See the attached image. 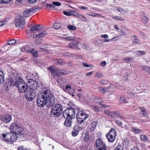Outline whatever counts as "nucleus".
<instances>
[{"label": "nucleus", "instance_id": "obj_1", "mask_svg": "<svg viewBox=\"0 0 150 150\" xmlns=\"http://www.w3.org/2000/svg\"><path fill=\"white\" fill-rule=\"evenodd\" d=\"M14 78L13 83L11 81L12 85L18 87L20 93H25V96L27 100L32 101L36 96L33 89L28 88L26 83L18 76H15Z\"/></svg>", "mask_w": 150, "mask_h": 150}, {"label": "nucleus", "instance_id": "obj_2", "mask_svg": "<svg viewBox=\"0 0 150 150\" xmlns=\"http://www.w3.org/2000/svg\"><path fill=\"white\" fill-rule=\"evenodd\" d=\"M41 89L42 91L37 99L38 105L40 107H43L46 105L48 107L52 106L55 101L53 94L48 89V87H43Z\"/></svg>", "mask_w": 150, "mask_h": 150}, {"label": "nucleus", "instance_id": "obj_3", "mask_svg": "<svg viewBox=\"0 0 150 150\" xmlns=\"http://www.w3.org/2000/svg\"><path fill=\"white\" fill-rule=\"evenodd\" d=\"M51 107L50 115L52 117H56L59 116L62 112V107L60 104H57Z\"/></svg>", "mask_w": 150, "mask_h": 150}, {"label": "nucleus", "instance_id": "obj_4", "mask_svg": "<svg viewBox=\"0 0 150 150\" xmlns=\"http://www.w3.org/2000/svg\"><path fill=\"white\" fill-rule=\"evenodd\" d=\"M88 115L84 111H80L78 112L76 115L77 121L78 124L81 125L85 122V120L88 117Z\"/></svg>", "mask_w": 150, "mask_h": 150}, {"label": "nucleus", "instance_id": "obj_5", "mask_svg": "<svg viewBox=\"0 0 150 150\" xmlns=\"http://www.w3.org/2000/svg\"><path fill=\"white\" fill-rule=\"evenodd\" d=\"M76 112L75 110L72 108H68L65 109L63 113L64 117L74 119L75 117Z\"/></svg>", "mask_w": 150, "mask_h": 150}, {"label": "nucleus", "instance_id": "obj_6", "mask_svg": "<svg viewBox=\"0 0 150 150\" xmlns=\"http://www.w3.org/2000/svg\"><path fill=\"white\" fill-rule=\"evenodd\" d=\"M95 145L96 150H105L107 149L105 144L100 139H98L96 140Z\"/></svg>", "mask_w": 150, "mask_h": 150}, {"label": "nucleus", "instance_id": "obj_7", "mask_svg": "<svg viewBox=\"0 0 150 150\" xmlns=\"http://www.w3.org/2000/svg\"><path fill=\"white\" fill-rule=\"evenodd\" d=\"M10 129L11 132L15 133L16 135L20 134H23L22 132L23 130V129L15 123H13L11 125Z\"/></svg>", "mask_w": 150, "mask_h": 150}, {"label": "nucleus", "instance_id": "obj_8", "mask_svg": "<svg viewBox=\"0 0 150 150\" xmlns=\"http://www.w3.org/2000/svg\"><path fill=\"white\" fill-rule=\"evenodd\" d=\"M116 135V132L115 129L112 128L110 130L109 132L106 134V136L108 142L112 143L115 141Z\"/></svg>", "mask_w": 150, "mask_h": 150}, {"label": "nucleus", "instance_id": "obj_9", "mask_svg": "<svg viewBox=\"0 0 150 150\" xmlns=\"http://www.w3.org/2000/svg\"><path fill=\"white\" fill-rule=\"evenodd\" d=\"M23 17L20 16L19 18H16L15 19V22L16 27L20 28L21 29L23 28L25 26V21Z\"/></svg>", "mask_w": 150, "mask_h": 150}, {"label": "nucleus", "instance_id": "obj_10", "mask_svg": "<svg viewBox=\"0 0 150 150\" xmlns=\"http://www.w3.org/2000/svg\"><path fill=\"white\" fill-rule=\"evenodd\" d=\"M11 134H12L11 132L6 134H0V138L9 144Z\"/></svg>", "mask_w": 150, "mask_h": 150}, {"label": "nucleus", "instance_id": "obj_11", "mask_svg": "<svg viewBox=\"0 0 150 150\" xmlns=\"http://www.w3.org/2000/svg\"><path fill=\"white\" fill-rule=\"evenodd\" d=\"M79 43V42L78 40H74L69 44L68 47L70 48L80 50V49L78 48Z\"/></svg>", "mask_w": 150, "mask_h": 150}, {"label": "nucleus", "instance_id": "obj_12", "mask_svg": "<svg viewBox=\"0 0 150 150\" xmlns=\"http://www.w3.org/2000/svg\"><path fill=\"white\" fill-rule=\"evenodd\" d=\"M30 28L28 30L30 31H33L36 30H40L42 28V26L39 24L36 25L34 26L30 25L28 26Z\"/></svg>", "mask_w": 150, "mask_h": 150}, {"label": "nucleus", "instance_id": "obj_13", "mask_svg": "<svg viewBox=\"0 0 150 150\" xmlns=\"http://www.w3.org/2000/svg\"><path fill=\"white\" fill-rule=\"evenodd\" d=\"M11 137L10 138V140L9 141V144H12L13 142H16V140L18 138V137L16 134L13 132H11Z\"/></svg>", "mask_w": 150, "mask_h": 150}, {"label": "nucleus", "instance_id": "obj_14", "mask_svg": "<svg viewBox=\"0 0 150 150\" xmlns=\"http://www.w3.org/2000/svg\"><path fill=\"white\" fill-rule=\"evenodd\" d=\"M82 129V128L79 127L78 126H75L73 131L72 132V135L73 137L76 136L78 134L79 131Z\"/></svg>", "mask_w": 150, "mask_h": 150}, {"label": "nucleus", "instance_id": "obj_15", "mask_svg": "<svg viewBox=\"0 0 150 150\" xmlns=\"http://www.w3.org/2000/svg\"><path fill=\"white\" fill-rule=\"evenodd\" d=\"M61 69L60 70L56 69L54 73L53 74V76L54 79L59 78L60 76L62 75Z\"/></svg>", "mask_w": 150, "mask_h": 150}, {"label": "nucleus", "instance_id": "obj_16", "mask_svg": "<svg viewBox=\"0 0 150 150\" xmlns=\"http://www.w3.org/2000/svg\"><path fill=\"white\" fill-rule=\"evenodd\" d=\"M71 86H69V85H67L66 86V87H63L62 88L64 91L68 93L69 94L72 95L73 96H74V95L71 92Z\"/></svg>", "mask_w": 150, "mask_h": 150}, {"label": "nucleus", "instance_id": "obj_17", "mask_svg": "<svg viewBox=\"0 0 150 150\" xmlns=\"http://www.w3.org/2000/svg\"><path fill=\"white\" fill-rule=\"evenodd\" d=\"M66 120L64 122V125L67 127H70L71 125V120L73 119L68 117H64Z\"/></svg>", "mask_w": 150, "mask_h": 150}, {"label": "nucleus", "instance_id": "obj_18", "mask_svg": "<svg viewBox=\"0 0 150 150\" xmlns=\"http://www.w3.org/2000/svg\"><path fill=\"white\" fill-rule=\"evenodd\" d=\"M28 83L30 84V85L32 84L33 83L34 85H35L36 86L33 87L34 88H38L39 86L38 84L36 82V81L35 80L32 79H28Z\"/></svg>", "mask_w": 150, "mask_h": 150}, {"label": "nucleus", "instance_id": "obj_19", "mask_svg": "<svg viewBox=\"0 0 150 150\" xmlns=\"http://www.w3.org/2000/svg\"><path fill=\"white\" fill-rule=\"evenodd\" d=\"M47 34V32L45 31H44L42 32H41L40 33L35 34V35H34V36L36 37H39L40 38H42L45 36Z\"/></svg>", "mask_w": 150, "mask_h": 150}, {"label": "nucleus", "instance_id": "obj_20", "mask_svg": "<svg viewBox=\"0 0 150 150\" xmlns=\"http://www.w3.org/2000/svg\"><path fill=\"white\" fill-rule=\"evenodd\" d=\"M12 119V117L11 115H7L5 116V117L3 119L4 122L6 123L10 122Z\"/></svg>", "mask_w": 150, "mask_h": 150}, {"label": "nucleus", "instance_id": "obj_21", "mask_svg": "<svg viewBox=\"0 0 150 150\" xmlns=\"http://www.w3.org/2000/svg\"><path fill=\"white\" fill-rule=\"evenodd\" d=\"M98 122L97 121H94L91 123V127L90 129L91 132H92L96 129L97 125Z\"/></svg>", "mask_w": 150, "mask_h": 150}, {"label": "nucleus", "instance_id": "obj_22", "mask_svg": "<svg viewBox=\"0 0 150 150\" xmlns=\"http://www.w3.org/2000/svg\"><path fill=\"white\" fill-rule=\"evenodd\" d=\"M110 88V86H108L107 87H100L99 90L102 93H104L108 91V89Z\"/></svg>", "mask_w": 150, "mask_h": 150}, {"label": "nucleus", "instance_id": "obj_23", "mask_svg": "<svg viewBox=\"0 0 150 150\" xmlns=\"http://www.w3.org/2000/svg\"><path fill=\"white\" fill-rule=\"evenodd\" d=\"M16 42V40L14 39H11L7 41L5 43V46L8 45H12L15 44Z\"/></svg>", "mask_w": 150, "mask_h": 150}, {"label": "nucleus", "instance_id": "obj_24", "mask_svg": "<svg viewBox=\"0 0 150 150\" xmlns=\"http://www.w3.org/2000/svg\"><path fill=\"white\" fill-rule=\"evenodd\" d=\"M140 138L141 140L142 141L146 142H149V139L144 134H142L140 135Z\"/></svg>", "mask_w": 150, "mask_h": 150}, {"label": "nucleus", "instance_id": "obj_25", "mask_svg": "<svg viewBox=\"0 0 150 150\" xmlns=\"http://www.w3.org/2000/svg\"><path fill=\"white\" fill-rule=\"evenodd\" d=\"M139 108L140 109V110L143 115L144 116L146 117H147L148 114L145 108L144 107H139Z\"/></svg>", "mask_w": 150, "mask_h": 150}, {"label": "nucleus", "instance_id": "obj_26", "mask_svg": "<svg viewBox=\"0 0 150 150\" xmlns=\"http://www.w3.org/2000/svg\"><path fill=\"white\" fill-rule=\"evenodd\" d=\"M32 14L29 9L25 10L23 12V16L25 17L29 16Z\"/></svg>", "mask_w": 150, "mask_h": 150}, {"label": "nucleus", "instance_id": "obj_27", "mask_svg": "<svg viewBox=\"0 0 150 150\" xmlns=\"http://www.w3.org/2000/svg\"><path fill=\"white\" fill-rule=\"evenodd\" d=\"M4 74L2 71H0V84H1L4 81Z\"/></svg>", "mask_w": 150, "mask_h": 150}, {"label": "nucleus", "instance_id": "obj_28", "mask_svg": "<svg viewBox=\"0 0 150 150\" xmlns=\"http://www.w3.org/2000/svg\"><path fill=\"white\" fill-rule=\"evenodd\" d=\"M94 100L95 103L100 104L102 105L101 104L102 103L103 100H101L100 97L99 96L96 97L94 98Z\"/></svg>", "mask_w": 150, "mask_h": 150}, {"label": "nucleus", "instance_id": "obj_29", "mask_svg": "<svg viewBox=\"0 0 150 150\" xmlns=\"http://www.w3.org/2000/svg\"><path fill=\"white\" fill-rule=\"evenodd\" d=\"M54 62L58 65H63L65 64L64 61L61 59H55Z\"/></svg>", "mask_w": 150, "mask_h": 150}, {"label": "nucleus", "instance_id": "obj_30", "mask_svg": "<svg viewBox=\"0 0 150 150\" xmlns=\"http://www.w3.org/2000/svg\"><path fill=\"white\" fill-rule=\"evenodd\" d=\"M112 18L115 20H120L122 21H124V20L123 18H122L120 16H113Z\"/></svg>", "mask_w": 150, "mask_h": 150}, {"label": "nucleus", "instance_id": "obj_31", "mask_svg": "<svg viewBox=\"0 0 150 150\" xmlns=\"http://www.w3.org/2000/svg\"><path fill=\"white\" fill-rule=\"evenodd\" d=\"M142 69L147 72L148 74H150V67L147 66H144L142 67Z\"/></svg>", "mask_w": 150, "mask_h": 150}, {"label": "nucleus", "instance_id": "obj_32", "mask_svg": "<svg viewBox=\"0 0 150 150\" xmlns=\"http://www.w3.org/2000/svg\"><path fill=\"white\" fill-rule=\"evenodd\" d=\"M24 49L25 51L27 52H30V53H32V52L33 51V50H31V49L30 48V47L28 46H25L24 47Z\"/></svg>", "mask_w": 150, "mask_h": 150}, {"label": "nucleus", "instance_id": "obj_33", "mask_svg": "<svg viewBox=\"0 0 150 150\" xmlns=\"http://www.w3.org/2000/svg\"><path fill=\"white\" fill-rule=\"evenodd\" d=\"M133 43H137L138 44H139V40L138 39V38L135 35L133 36V39L132 41Z\"/></svg>", "mask_w": 150, "mask_h": 150}, {"label": "nucleus", "instance_id": "obj_34", "mask_svg": "<svg viewBox=\"0 0 150 150\" xmlns=\"http://www.w3.org/2000/svg\"><path fill=\"white\" fill-rule=\"evenodd\" d=\"M93 109L96 112H99L101 111V108L98 106H92Z\"/></svg>", "mask_w": 150, "mask_h": 150}, {"label": "nucleus", "instance_id": "obj_35", "mask_svg": "<svg viewBox=\"0 0 150 150\" xmlns=\"http://www.w3.org/2000/svg\"><path fill=\"white\" fill-rule=\"evenodd\" d=\"M135 53L137 55H143L145 54V52L140 50L137 51H136Z\"/></svg>", "mask_w": 150, "mask_h": 150}, {"label": "nucleus", "instance_id": "obj_36", "mask_svg": "<svg viewBox=\"0 0 150 150\" xmlns=\"http://www.w3.org/2000/svg\"><path fill=\"white\" fill-rule=\"evenodd\" d=\"M132 131L135 132L136 134L140 133L141 132V130L139 129H137L136 127L132 128Z\"/></svg>", "mask_w": 150, "mask_h": 150}, {"label": "nucleus", "instance_id": "obj_37", "mask_svg": "<svg viewBox=\"0 0 150 150\" xmlns=\"http://www.w3.org/2000/svg\"><path fill=\"white\" fill-rule=\"evenodd\" d=\"M39 9L38 7H34L29 9L31 13H34L35 12L37 11Z\"/></svg>", "mask_w": 150, "mask_h": 150}, {"label": "nucleus", "instance_id": "obj_38", "mask_svg": "<svg viewBox=\"0 0 150 150\" xmlns=\"http://www.w3.org/2000/svg\"><path fill=\"white\" fill-rule=\"evenodd\" d=\"M61 25L60 23H55L53 25L54 28L55 29H58L60 27Z\"/></svg>", "mask_w": 150, "mask_h": 150}, {"label": "nucleus", "instance_id": "obj_39", "mask_svg": "<svg viewBox=\"0 0 150 150\" xmlns=\"http://www.w3.org/2000/svg\"><path fill=\"white\" fill-rule=\"evenodd\" d=\"M42 40V38H40L39 37L38 39L35 40V42L37 44L39 45L41 44V41Z\"/></svg>", "mask_w": 150, "mask_h": 150}, {"label": "nucleus", "instance_id": "obj_40", "mask_svg": "<svg viewBox=\"0 0 150 150\" xmlns=\"http://www.w3.org/2000/svg\"><path fill=\"white\" fill-rule=\"evenodd\" d=\"M142 20L143 22L144 23H146L148 21V18L144 16L142 17Z\"/></svg>", "mask_w": 150, "mask_h": 150}, {"label": "nucleus", "instance_id": "obj_41", "mask_svg": "<svg viewBox=\"0 0 150 150\" xmlns=\"http://www.w3.org/2000/svg\"><path fill=\"white\" fill-rule=\"evenodd\" d=\"M11 0H0V3L4 4H6L9 3Z\"/></svg>", "mask_w": 150, "mask_h": 150}, {"label": "nucleus", "instance_id": "obj_42", "mask_svg": "<svg viewBox=\"0 0 150 150\" xmlns=\"http://www.w3.org/2000/svg\"><path fill=\"white\" fill-rule=\"evenodd\" d=\"M67 28L69 30H76V27L73 25H68Z\"/></svg>", "mask_w": 150, "mask_h": 150}, {"label": "nucleus", "instance_id": "obj_43", "mask_svg": "<svg viewBox=\"0 0 150 150\" xmlns=\"http://www.w3.org/2000/svg\"><path fill=\"white\" fill-rule=\"evenodd\" d=\"M48 69L50 71L52 74H54L56 69H53L52 67H50L48 68Z\"/></svg>", "mask_w": 150, "mask_h": 150}, {"label": "nucleus", "instance_id": "obj_44", "mask_svg": "<svg viewBox=\"0 0 150 150\" xmlns=\"http://www.w3.org/2000/svg\"><path fill=\"white\" fill-rule=\"evenodd\" d=\"M47 48V44L43 45H41L40 47V48L42 50H45Z\"/></svg>", "mask_w": 150, "mask_h": 150}, {"label": "nucleus", "instance_id": "obj_45", "mask_svg": "<svg viewBox=\"0 0 150 150\" xmlns=\"http://www.w3.org/2000/svg\"><path fill=\"white\" fill-rule=\"evenodd\" d=\"M120 100L123 103H127V102L125 98L123 96H121L120 97Z\"/></svg>", "mask_w": 150, "mask_h": 150}, {"label": "nucleus", "instance_id": "obj_46", "mask_svg": "<svg viewBox=\"0 0 150 150\" xmlns=\"http://www.w3.org/2000/svg\"><path fill=\"white\" fill-rule=\"evenodd\" d=\"M102 77V74L100 72H97L94 76V77H97L98 78H100Z\"/></svg>", "mask_w": 150, "mask_h": 150}, {"label": "nucleus", "instance_id": "obj_47", "mask_svg": "<svg viewBox=\"0 0 150 150\" xmlns=\"http://www.w3.org/2000/svg\"><path fill=\"white\" fill-rule=\"evenodd\" d=\"M132 59V58H128L127 57H124L123 58V60L129 62L131 61Z\"/></svg>", "mask_w": 150, "mask_h": 150}, {"label": "nucleus", "instance_id": "obj_48", "mask_svg": "<svg viewBox=\"0 0 150 150\" xmlns=\"http://www.w3.org/2000/svg\"><path fill=\"white\" fill-rule=\"evenodd\" d=\"M83 65L85 67H92L93 66L91 64H88L86 63H83Z\"/></svg>", "mask_w": 150, "mask_h": 150}, {"label": "nucleus", "instance_id": "obj_49", "mask_svg": "<svg viewBox=\"0 0 150 150\" xmlns=\"http://www.w3.org/2000/svg\"><path fill=\"white\" fill-rule=\"evenodd\" d=\"M52 4L54 5L55 6H59L61 5V4L60 3L57 2V1H54L52 2Z\"/></svg>", "mask_w": 150, "mask_h": 150}, {"label": "nucleus", "instance_id": "obj_50", "mask_svg": "<svg viewBox=\"0 0 150 150\" xmlns=\"http://www.w3.org/2000/svg\"><path fill=\"white\" fill-rule=\"evenodd\" d=\"M62 75L67 74L69 73L68 71H67L66 70L64 69H61V71Z\"/></svg>", "mask_w": 150, "mask_h": 150}, {"label": "nucleus", "instance_id": "obj_51", "mask_svg": "<svg viewBox=\"0 0 150 150\" xmlns=\"http://www.w3.org/2000/svg\"><path fill=\"white\" fill-rule=\"evenodd\" d=\"M108 82V81L106 80H102L100 81V83L103 84H107Z\"/></svg>", "mask_w": 150, "mask_h": 150}, {"label": "nucleus", "instance_id": "obj_52", "mask_svg": "<svg viewBox=\"0 0 150 150\" xmlns=\"http://www.w3.org/2000/svg\"><path fill=\"white\" fill-rule=\"evenodd\" d=\"M65 38L69 41L72 40L73 41L75 40L74 38L71 37H66Z\"/></svg>", "mask_w": 150, "mask_h": 150}, {"label": "nucleus", "instance_id": "obj_53", "mask_svg": "<svg viewBox=\"0 0 150 150\" xmlns=\"http://www.w3.org/2000/svg\"><path fill=\"white\" fill-rule=\"evenodd\" d=\"M115 117H118L120 115V112L118 111H113Z\"/></svg>", "mask_w": 150, "mask_h": 150}, {"label": "nucleus", "instance_id": "obj_54", "mask_svg": "<svg viewBox=\"0 0 150 150\" xmlns=\"http://www.w3.org/2000/svg\"><path fill=\"white\" fill-rule=\"evenodd\" d=\"M106 63L105 61H103L100 63V65L102 67H104L106 65Z\"/></svg>", "mask_w": 150, "mask_h": 150}, {"label": "nucleus", "instance_id": "obj_55", "mask_svg": "<svg viewBox=\"0 0 150 150\" xmlns=\"http://www.w3.org/2000/svg\"><path fill=\"white\" fill-rule=\"evenodd\" d=\"M32 54L33 56L35 57H37L38 55V53L35 51L32 52Z\"/></svg>", "mask_w": 150, "mask_h": 150}, {"label": "nucleus", "instance_id": "obj_56", "mask_svg": "<svg viewBox=\"0 0 150 150\" xmlns=\"http://www.w3.org/2000/svg\"><path fill=\"white\" fill-rule=\"evenodd\" d=\"M101 37L105 39H107L108 38V36L107 34L101 35Z\"/></svg>", "mask_w": 150, "mask_h": 150}, {"label": "nucleus", "instance_id": "obj_57", "mask_svg": "<svg viewBox=\"0 0 150 150\" xmlns=\"http://www.w3.org/2000/svg\"><path fill=\"white\" fill-rule=\"evenodd\" d=\"M116 122L117 124L121 126L122 125V123L119 120H116Z\"/></svg>", "mask_w": 150, "mask_h": 150}, {"label": "nucleus", "instance_id": "obj_58", "mask_svg": "<svg viewBox=\"0 0 150 150\" xmlns=\"http://www.w3.org/2000/svg\"><path fill=\"white\" fill-rule=\"evenodd\" d=\"M110 116L111 117V118L112 119H114L115 117V114L113 111L111 112V113L110 114Z\"/></svg>", "mask_w": 150, "mask_h": 150}, {"label": "nucleus", "instance_id": "obj_59", "mask_svg": "<svg viewBox=\"0 0 150 150\" xmlns=\"http://www.w3.org/2000/svg\"><path fill=\"white\" fill-rule=\"evenodd\" d=\"M6 23L5 21H0V27L3 26Z\"/></svg>", "mask_w": 150, "mask_h": 150}, {"label": "nucleus", "instance_id": "obj_60", "mask_svg": "<svg viewBox=\"0 0 150 150\" xmlns=\"http://www.w3.org/2000/svg\"><path fill=\"white\" fill-rule=\"evenodd\" d=\"M104 112L105 113L109 115H110V114L111 113V112L108 110H105Z\"/></svg>", "mask_w": 150, "mask_h": 150}, {"label": "nucleus", "instance_id": "obj_61", "mask_svg": "<svg viewBox=\"0 0 150 150\" xmlns=\"http://www.w3.org/2000/svg\"><path fill=\"white\" fill-rule=\"evenodd\" d=\"M63 13L66 16H69L71 15V13L69 12H66L65 11H64L63 12Z\"/></svg>", "mask_w": 150, "mask_h": 150}, {"label": "nucleus", "instance_id": "obj_62", "mask_svg": "<svg viewBox=\"0 0 150 150\" xmlns=\"http://www.w3.org/2000/svg\"><path fill=\"white\" fill-rule=\"evenodd\" d=\"M93 72H94L93 71H92L88 72L86 74V76H91V75H92L93 74Z\"/></svg>", "mask_w": 150, "mask_h": 150}, {"label": "nucleus", "instance_id": "obj_63", "mask_svg": "<svg viewBox=\"0 0 150 150\" xmlns=\"http://www.w3.org/2000/svg\"><path fill=\"white\" fill-rule=\"evenodd\" d=\"M24 149L25 147L23 146H19L18 148V150H24Z\"/></svg>", "mask_w": 150, "mask_h": 150}, {"label": "nucleus", "instance_id": "obj_64", "mask_svg": "<svg viewBox=\"0 0 150 150\" xmlns=\"http://www.w3.org/2000/svg\"><path fill=\"white\" fill-rule=\"evenodd\" d=\"M130 150H139L138 148L137 147H134L132 148Z\"/></svg>", "mask_w": 150, "mask_h": 150}]
</instances>
